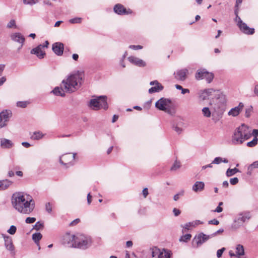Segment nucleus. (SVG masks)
<instances>
[{
    "instance_id": "1",
    "label": "nucleus",
    "mask_w": 258,
    "mask_h": 258,
    "mask_svg": "<svg viewBox=\"0 0 258 258\" xmlns=\"http://www.w3.org/2000/svg\"><path fill=\"white\" fill-rule=\"evenodd\" d=\"M13 207L18 212L28 215L33 212L35 207V201L28 196L25 198L21 192H16L13 194L11 198Z\"/></svg>"
},
{
    "instance_id": "2",
    "label": "nucleus",
    "mask_w": 258,
    "mask_h": 258,
    "mask_svg": "<svg viewBox=\"0 0 258 258\" xmlns=\"http://www.w3.org/2000/svg\"><path fill=\"white\" fill-rule=\"evenodd\" d=\"M13 207L18 212L28 215L33 212L35 207V201L28 196L25 198L21 192H16L13 194L11 198Z\"/></svg>"
},
{
    "instance_id": "3",
    "label": "nucleus",
    "mask_w": 258,
    "mask_h": 258,
    "mask_svg": "<svg viewBox=\"0 0 258 258\" xmlns=\"http://www.w3.org/2000/svg\"><path fill=\"white\" fill-rule=\"evenodd\" d=\"M13 207L18 212L28 215L33 212L35 207V201L28 196L25 198L21 192H16L13 194L11 198Z\"/></svg>"
},
{
    "instance_id": "4",
    "label": "nucleus",
    "mask_w": 258,
    "mask_h": 258,
    "mask_svg": "<svg viewBox=\"0 0 258 258\" xmlns=\"http://www.w3.org/2000/svg\"><path fill=\"white\" fill-rule=\"evenodd\" d=\"M68 243L71 247L86 249L91 246L92 239L89 235L77 233L76 235L69 236Z\"/></svg>"
},
{
    "instance_id": "5",
    "label": "nucleus",
    "mask_w": 258,
    "mask_h": 258,
    "mask_svg": "<svg viewBox=\"0 0 258 258\" xmlns=\"http://www.w3.org/2000/svg\"><path fill=\"white\" fill-rule=\"evenodd\" d=\"M82 80V75L78 72L71 75L66 80H63L62 81V85L66 92H74L81 87Z\"/></svg>"
},
{
    "instance_id": "6",
    "label": "nucleus",
    "mask_w": 258,
    "mask_h": 258,
    "mask_svg": "<svg viewBox=\"0 0 258 258\" xmlns=\"http://www.w3.org/2000/svg\"><path fill=\"white\" fill-rule=\"evenodd\" d=\"M251 137L249 127L243 123L238 127L233 133L231 142L233 144H241Z\"/></svg>"
},
{
    "instance_id": "7",
    "label": "nucleus",
    "mask_w": 258,
    "mask_h": 258,
    "mask_svg": "<svg viewBox=\"0 0 258 258\" xmlns=\"http://www.w3.org/2000/svg\"><path fill=\"white\" fill-rule=\"evenodd\" d=\"M89 106L95 110H98L101 108L106 110L108 108L107 97L106 96H100L97 98L91 99L89 103Z\"/></svg>"
},
{
    "instance_id": "8",
    "label": "nucleus",
    "mask_w": 258,
    "mask_h": 258,
    "mask_svg": "<svg viewBox=\"0 0 258 258\" xmlns=\"http://www.w3.org/2000/svg\"><path fill=\"white\" fill-rule=\"evenodd\" d=\"M251 215L249 212H243L238 214L235 218L231 226L233 229H236L242 226L243 223L249 220Z\"/></svg>"
},
{
    "instance_id": "9",
    "label": "nucleus",
    "mask_w": 258,
    "mask_h": 258,
    "mask_svg": "<svg viewBox=\"0 0 258 258\" xmlns=\"http://www.w3.org/2000/svg\"><path fill=\"white\" fill-rule=\"evenodd\" d=\"M171 101L169 99L161 98L155 103V107L159 110L164 111L169 114H172L170 109Z\"/></svg>"
},
{
    "instance_id": "10",
    "label": "nucleus",
    "mask_w": 258,
    "mask_h": 258,
    "mask_svg": "<svg viewBox=\"0 0 258 258\" xmlns=\"http://www.w3.org/2000/svg\"><path fill=\"white\" fill-rule=\"evenodd\" d=\"M76 153H67L62 155L59 157V163L66 166L67 168L73 166L75 164V157Z\"/></svg>"
},
{
    "instance_id": "11",
    "label": "nucleus",
    "mask_w": 258,
    "mask_h": 258,
    "mask_svg": "<svg viewBox=\"0 0 258 258\" xmlns=\"http://www.w3.org/2000/svg\"><path fill=\"white\" fill-rule=\"evenodd\" d=\"M195 77L197 80L205 79L207 82L210 83L214 78V75L212 73L208 72L206 69H200L196 73Z\"/></svg>"
},
{
    "instance_id": "12",
    "label": "nucleus",
    "mask_w": 258,
    "mask_h": 258,
    "mask_svg": "<svg viewBox=\"0 0 258 258\" xmlns=\"http://www.w3.org/2000/svg\"><path fill=\"white\" fill-rule=\"evenodd\" d=\"M12 115V111L10 110H5L0 113V128L7 126V122Z\"/></svg>"
},
{
    "instance_id": "13",
    "label": "nucleus",
    "mask_w": 258,
    "mask_h": 258,
    "mask_svg": "<svg viewBox=\"0 0 258 258\" xmlns=\"http://www.w3.org/2000/svg\"><path fill=\"white\" fill-rule=\"evenodd\" d=\"M12 115V111L10 110H5L0 113V128L7 126V122Z\"/></svg>"
},
{
    "instance_id": "14",
    "label": "nucleus",
    "mask_w": 258,
    "mask_h": 258,
    "mask_svg": "<svg viewBox=\"0 0 258 258\" xmlns=\"http://www.w3.org/2000/svg\"><path fill=\"white\" fill-rule=\"evenodd\" d=\"M113 11L118 15H127L132 14L133 11L130 9H126L122 4H117L113 7Z\"/></svg>"
},
{
    "instance_id": "15",
    "label": "nucleus",
    "mask_w": 258,
    "mask_h": 258,
    "mask_svg": "<svg viewBox=\"0 0 258 258\" xmlns=\"http://www.w3.org/2000/svg\"><path fill=\"white\" fill-rule=\"evenodd\" d=\"M237 26L240 30L245 34L252 35L255 32L254 28H249L245 23L242 22L240 18H239Z\"/></svg>"
},
{
    "instance_id": "16",
    "label": "nucleus",
    "mask_w": 258,
    "mask_h": 258,
    "mask_svg": "<svg viewBox=\"0 0 258 258\" xmlns=\"http://www.w3.org/2000/svg\"><path fill=\"white\" fill-rule=\"evenodd\" d=\"M211 237L210 235H207L204 234L203 233H201L194 238L192 243L194 244L195 242L198 246L199 245L203 244Z\"/></svg>"
},
{
    "instance_id": "17",
    "label": "nucleus",
    "mask_w": 258,
    "mask_h": 258,
    "mask_svg": "<svg viewBox=\"0 0 258 258\" xmlns=\"http://www.w3.org/2000/svg\"><path fill=\"white\" fill-rule=\"evenodd\" d=\"M127 59L131 63L139 67H144L146 66L145 61L134 56H129Z\"/></svg>"
},
{
    "instance_id": "18",
    "label": "nucleus",
    "mask_w": 258,
    "mask_h": 258,
    "mask_svg": "<svg viewBox=\"0 0 258 258\" xmlns=\"http://www.w3.org/2000/svg\"><path fill=\"white\" fill-rule=\"evenodd\" d=\"M52 49L55 54L61 56L63 52L64 45L61 42H55L52 44Z\"/></svg>"
},
{
    "instance_id": "19",
    "label": "nucleus",
    "mask_w": 258,
    "mask_h": 258,
    "mask_svg": "<svg viewBox=\"0 0 258 258\" xmlns=\"http://www.w3.org/2000/svg\"><path fill=\"white\" fill-rule=\"evenodd\" d=\"M188 71L187 69H183L177 70L174 75L175 78L177 80L183 81L186 79V75L188 74Z\"/></svg>"
},
{
    "instance_id": "20",
    "label": "nucleus",
    "mask_w": 258,
    "mask_h": 258,
    "mask_svg": "<svg viewBox=\"0 0 258 258\" xmlns=\"http://www.w3.org/2000/svg\"><path fill=\"white\" fill-rule=\"evenodd\" d=\"M2 236L4 239L5 246L6 249L10 251H13L15 249V247L13 244L12 238L10 236L4 234H2Z\"/></svg>"
},
{
    "instance_id": "21",
    "label": "nucleus",
    "mask_w": 258,
    "mask_h": 258,
    "mask_svg": "<svg viewBox=\"0 0 258 258\" xmlns=\"http://www.w3.org/2000/svg\"><path fill=\"white\" fill-rule=\"evenodd\" d=\"M229 254L231 256L242 258L241 256L244 255V247L242 245L238 244L236 247V253H234L232 250H230Z\"/></svg>"
},
{
    "instance_id": "22",
    "label": "nucleus",
    "mask_w": 258,
    "mask_h": 258,
    "mask_svg": "<svg viewBox=\"0 0 258 258\" xmlns=\"http://www.w3.org/2000/svg\"><path fill=\"white\" fill-rule=\"evenodd\" d=\"M10 37L13 41L21 44V47H22L25 38L22 34L19 32L14 33L11 34Z\"/></svg>"
},
{
    "instance_id": "23",
    "label": "nucleus",
    "mask_w": 258,
    "mask_h": 258,
    "mask_svg": "<svg viewBox=\"0 0 258 258\" xmlns=\"http://www.w3.org/2000/svg\"><path fill=\"white\" fill-rule=\"evenodd\" d=\"M243 103L240 102L237 106L231 108L228 112V114L232 116H237L243 109Z\"/></svg>"
},
{
    "instance_id": "24",
    "label": "nucleus",
    "mask_w": 258,
    "mask_h": 258,
    "mask_svg": "<svg viewBox=\"0 0 258 258\" xmlns=\"http://www.w3.org/2000/svg\"><path fill=\"white\" fill-rule=\"evenodd\" d=\"M43 46L42 45H39L36 47L32 49L31 50V53L36 54L37 56L39 58H42L45 55L44 51L42 50Z\"/></svg>"
},
{
    "instance_id": "25",
    "label": "nucleus",
    "mask_w": 258,
    "mask_h": 258,
    "mask_svg": "<svg viewBox=\"0 0 258 258\" xmlns=\"http://www.w3.org/2000/svg\"><path fill=\"white\" fill-rule=\"evenodd\" d=\"M202 222L200 220H195L192 222H190L188 223H186L184 225H181V226L182 227V232L185 233L186 232L187 230H188L190 227H195L196 226L200 225L202 224Z\"/></svg>"
},
{
    "instance_id": "26",
    "label": "nucleus",
    "mask_w": 258,
    "mask_h": 258,
    "mask_svg": "<svg viewBox=\"0 0 258 258\" xmlns=\"http://www.w3.org/2000/svg\"><path fill=\"white\" fill-rule=\"evenodd\" d=\"M160 249L157 247L150 248L148 251V258H159Z\"/></svg>"
},
{
    "instance_id": "27",
    "label": "nucleus",
    "mask_w": 258,
    "mask_h": 258,
    "mask_svg": "<svg viewBox=\"0 0 258 258\" xmlns=\"http://www.w3.org/2000/svg\"><path fill=\"white\" fill-rule=\"evenodd\" d=\"M1 146L4 149H10L14 146V143L9 139L2 138L1 139Z\"/></svg>"
},
{
    "instance_id": "28",
    "label": "nucleus",
    "mask_w": 258,
    "mask_h": 258,
    "mask_svg": "<svg viewBox=\"0 0 258 258\" xmlns=\"http://www.w3.org/2000/svg\"><path fill=\"white\" fill-rule=\"evenodd\" d=\"M66 90L64 89L62 84L60 87H56L52 91V92L56 96L64 97L66 95Z\"/></svg>"
},
{
    "instance_id": "29",
    "label": "nucleus",
    "mask_w": 258,
    "mask_h": 258,
    "mask_svg": "<svg viewBox=\"0 0 258 258\" xmlns=\"http://www.w3.org/2000/svg\"><path fill=\"white\" fill-rule=\"evenodd\" d=\"M205 183L202 181H196L193 185L192 189L196 192H201L204 189Z\"/></svg>"
},
{
    "instance_id": "30",
    "label": "nucleus",
    "mask_w": 258,
    "mask_h": 258,
    "mask_svg": "<svg viewBox=\"0 0 258 258\" xmlns=\"http://www.w3.org/2000/svg\"><path fill=\"white\" fill-rule=\"evenodd\" d=\"M13 183V182L5 179L0 180V190H4L8 189Z\"/></svg>"
},
{
    "instance_id": "31",
    "label": "nucleus",
    "mask_w": 258,
    "mask_h": 258,
    "mask_svg": "<svg viewBox=\"0 0 258 258\" xmlns=\"http://www.w3.org/2000/svg\"><path fill=\"white\" fill-rule=\"evenodd\" d=\"M163 89V86L159 82L158 84H156L154 85V86L152 87L151 88H150L148 91L150 94H152L155 92H159L162 91Z\"/></svg>"
},
{
    "instance_id": "32",
    "label": "nucleus",
    "mask_w": 258,
    "mask_h": 258,
    "mask_svg": "<svg viewBox=\"0 0 258 258\" xmlns=\"http://www.w3.org/2000/svg\"><path fill=\"white\" fill-rule=\"evenodd\" d=\"M172 252L167 249H162L160 250L159 258H171Z\"/></svg>"
},
{
    "instance_id": "33",
    "label": "nucleus",
    "mask_w": 258,
    "mask_h": 258,
    "mask_svg": "<svg viewBox=\"0 0 258 258\" xmlns=\"http://www.w3.org/2000/svg\"><path fill=\"white\" fill-rule=\"evenodd\" d=\"M44 135L40 131H36L33 132L30 136V138L33 140H39L42 139Z\"/></svg>"
},
{
    "instance_id": "34",
    "label": "nucleus",
    "mask_w": 258,
    "mask_h": 258,
    "mask_svg": "<svg viewBox=\"0 0 258 258\" xmlns=\"http://www.w3.org/2000/svg\"><path fill=\"white\" fill-rule=\"evenodd\" d=\"M42 234L39 233H33L32 235V239L35 242V243L37 244H39V241L42 238Z\"/></svg>"
},
{
    "instance_id": "35",
    "label": "nucleus",
    "mask_w": 258,
    "mask_h": 258,
    "mask_svg": "<svg viewBox=\"0 0 258 258\" xmlns=\"http://www.w3.org/2000/svg\"><path fill=\"white\" fill-rule=\"evenodd\" d=\"M239 172V170L236 168L233 169L228 168L227 170V176H231Z\"/></svg>"
},
{
    "instance_id": "36",
    "label": "nucleus",
    "mask_w": 258,
    "mask_h": 258,
    "mask_svg": "<svg viewBox=\"0 0 258 258\" xmlns=\"http://www.w3.org/2000/svg\"><path fill=\"white\" fill-rule=\"evenodd\" d=\"M226 163V158H222L220 157H216L212 161V163L219 164L221 163Z\"/></svg>"
},
{
    "instance_id": "37",
    "label": "nucleus",
    "mask_w": 258,
    "mask_h": 258,
    "mask_svg": "<svg viewBox=\"0 0 258 258\" xmlns=\"http://www.w3.org/2000/svg\"><path fill=\"white\" fill-rule=\"evenodd\" d=\"M258 139L256 137H254L253 140L247 143V146L249 147H253L257 144Z\"/></svg>"
},
{
    "instance_id": "38",
    "label": "nucleus",
    "mask_w": 258,
    "mask_h": 258,
    "mask_svg": "<svg viewBox=\"0 0 258 258\" xmlns=\"http://www.w3.org/2000/svg\"><path fill=\"white\" fill-rule=\"evenodd\" d=\"M202 112L204 116L210 117L211 116V111L208 107H204L202 109Z\"/></svg>"
},
{
    "instance_id": "39",
    "label": "nucleus",
    "mask_w": 258,
    "mask_h": 258,
    "mask_svg": "<svg viewBox=\"0 0 258 258\" xmlns=\"http://www.w3.org/2000/svg\"><path fill=\"white\" fill-rule=\"evenodd\" d=\"M191 237V235L190 234H186L182 235L179 239L180 241L187 242Z\"/></svg>"
},
{
    "instance_id": "40",
    "label": "nucleus",
    "mask_w": 258,
    "mask_h": 258,
    "mask_svg": "<svg viewBox=\"0 0 258 258\" xmlns=\"http://www.w3.org/2000/svg\"><path fill=\"white\" fill-rule=\"evenodd\" d=\"M82 18L80 17H76L69 20L71 24H80L82 23Z\"/></svg>"
},
{
    "instance_id": "41",
    "label": "nucleus",
    "mask_w": 258,
    "mask_h": 258,
    "mask_svg": "<svg viewBox=\"0 0 258 258\" xmlns=\"http://www.w3.org/2000/svg\"><path fill=\"white\" fill-rule=\"evenodd\" d=\"M7 27L8 28H17V25L16 24V21L14 19H12L7 24Z\"/></svg>"
},
{
    "instance_id": "42",
    "label": "nucleus",
    "mask_w": 258,
    "mask_h": 258,
    "mask_svg": "<svg viewBox=\"0 0 258 258\" xmlns=\"http://www.w3.org/2000/svg\"><path fill=\"white\" fill-rule=\"evenodd\" d=\"M39 0H23L24 4L33 6L38 2Z\"/></svg>"
},
{
    "instance_id": "43",
    "label": "nucleus",
    "mask_w": 258,
    "mask_h": 258,
    "mask_svg": "<svg viewBox=\"0 0 258 258\" xmlns=\"http://www.w3.org/2000/svg\"><path fill=\"white\" fill-rule=\"evenodd\" d=\"M28 104V102L27 101H18L17 102V106L21 108H25Z\"/></svg>"
},
{
    "instance_id": "44",
    "label": "nucleus",
    "mask_w": 258,
    "mask_h": 258,
    "mask_svg": "<svg viewBox=\"0 0 258 258\" xmlns=\"http://www.w3.org/2000/svg\"><path fill=\"white\" fill-rule=\"evenodd\" d=\"M17 230V227L14 225L11 226L10 228L7 230V232L11 234L14 235Z\"/></svg>"
},
{
    "instance_id": "45",
    "label": "nucleus",
    "mask_w": 258,
    "mask_h": 258,
    "mask_svg": "<svg viewBox=\"0 0 258 258\" xmlns=\"http://www.w3.org/2000/svg\"><path fill=\"white\" fill-rule=\"evenodd\" d=\"M200 99L202 100H205L208 98V96L207 95L206 92L202 91L199 95Z\"/></svg>"
},
{
    "instance_id": "46",
    "label": "nucleus",
    "mask_w": 258,
    "mask_h": 258,
    "mask_svg": "<svg viewBox=\"0 0 258 258\" xmlns=\"http://www.w3.org/2000/svg\"><path fill=\"white\" fill-rule=\"evenodd\" d=\"M43 226V225L42 223H41L40 221H38L35 223V224L33 226V229L39 230L41 228H42Z\"/></svg>"
},
{
    "instance_id": "47",
    "label": "nucleus",
    "mask_w": 258,
    "mask_h": 258,
    "mask_svg": "<svg viewBox=\"0 0 258 258\" xmlns=\"http://www.w3.org/2000/svg\"><path fill=\"white\" fill-rule=\"evenodd\" d=\"M173 128L178 134H181L182 132V128L179 127L178 124L173 125Z\"/></svg>"
},
{
    "instance_id": "48",
    "label": "nucleus",
    "mask_w": 258,
    "mask_h": 258,
    "mask_svg": "<svg viewBox=\"0 0 258 258\" xmlns=\"http://www.w3.org/2000/svg\"><path fill=\"white\" fill-rule=\"evenodd\" d=\"M184 190H181L178 194L175 195L173 197V199L174 201H177L179 199L180 196H182L184 195Z\"/></svg>"
},
{
    "instance_id": "49",
    "label": "nucleus",
    "mask_w": 258,
    "mask_h": 258,
    "mask_svg": "<svg viewBox=\"0 0 258 258\" xmlns=\"http://www.w3.org/2000/svg\"><path fill=\"white\" fill-rule=\"evenodd\" d=\"M252 111V107L250 106L248 108H246L245 110V116L246 117H249L250 115V114Z\"/></svg>"
},
{
    "instance_id": "50",
    "label": "nucleus",
    "mask_w": 258,
    "mask_h": 258,
    "mask_svg": "<svg viewBox=\"0 0 258 258\" xmlns=\"http://www.w3.org/2000/svg\"><path fill=\"white\" fill-rule=\"evenodd\" d=\"M180 163L176 161L171 167V170L175 171L180 167Z\"/></svg>"
},
{
    "instance_id": "51",
    "label": "nucleus",
    "mask_w": 258,
    "mask_h": 258,
    "mask_svg": "<svg viewBox=\"0 0 258 258\" xmlns=\"http://www.w3.org/2000/svg\"><path fill=\"white\" fill-rule=\"evenodd\" d=\"M45 210L49 213L52 212V206L50 203L48 202L45 204Z\"/></svg>"
},
{
    "instance_id": "52",
    "label": "nucleus",
    "mask_w": 258,
    "mask_h": 258,
    "mask_svg": "<svg viewBox=\"0 0 258 258\" xmlns=\"http://www.w3.org/2000/svg\"><path fill=\"white\" fill-rule=\"evenodd\" d=\"M36 220V218L34 217H27L25 220V222L26 223L31 224L35 222Z\"/></svg>"
},
{
    "instance_id": "53",
    "label": "nucleus",
    "mask_w": 258,
    "mask_h": 258,
    "mask_svg": "<svg viewBox=\"0 0 258 258\" xmlns=\"http://www.w3.org/2000/svg\"><path fill=\"white\" fill-rule=\"evenodd\" d=\"M225 248L223 247L221 249H218L217 251V256L218 258H220L222 256L223 252L225 251Z\"/></svg>"
},
{
    "instance_id": "54",
    "label": "nucleus",
    "mask_w": 258,
    "mask_h": 258,
    "mask_svg": "<svg viewBox=\"0 0 258 258\" xmlns=\"http://www.w3.org/2000/svg\"><path fill=\"white\" fill-rule=\"evenodd\" d=\"M129 48L134 50H139L143 48V46L140 45H131L129 46Z\"/></svg>"
},
{
    "instance_id": "55",
    "label": "nucleus",
    "mask_w": 258,
    "mask_h": 258,
    "mask_svg": "<svg viewBox=\"0 0 258 258\" xmlns=\"http://www.w3.org/2000/svg\"><path fill=\"white\" fill-rule=\"evenodd\" d=\"M229 182L232 185H235L238 182V179L237 177H233L230 179Z\"/></svg>"
},
{
    "instance_id": "56",
    "label": "nucleus",
    "mask_w": 258,
    "mask_h": 258,
    "mask_svg": "<svg viewBox=\"0 0 258 258\" xmlns=\"http://www.w3.org/2000/svg\"><path fill=\"white\" fill-rule=\"evenodd\" d=\"M219 221L216 219H213L211 220L208 221L209 224H213V225H217L219 224Z\"/></svg>"
},
{
    "instance_id": "57",
    "label": "nucleus",
    "mask_w": 258,
    "mask_h": 258,
    "mask_svg": "<svg viewBox=\"0 0 258 258\" xmlns=\"http://www.w3.org/2000/svg\"><path fill=\"white\" fill-rule=\"evenodd\" d=\"M254 168L253 166H252V164H250L247 168V174L248 175H250L252 173V171L253 169Z\"/></svg>"
},
{
    "instance_id": "58",
    "label": "nucleus",
    "mask_w": 258,
    "mask_h": 258,
    "mask_svg": "<svg viewBox=\"0 0 258 258\" xmlns=\"http://www.w3.org/2000/svg\"><path fill=\"white\" fill-rule=\"evenodd\" d=\"M142 194L144 198H146L149 194L148 189L147 187H145L143 189Z\"/></svg>"
},
{
    "instance_id": "59",
    "label": "nucleus",
    "mask_w": 258,
    "mask_h": 258,
    "mask_svg": "<svg viewBox=\"0 0 258 258\" xmlns=\"http://www.w3.org/2000/svg\"><path fill=\"white\" fill-rule=\"evenodd\" d=\"M80 221V219L79 218H77V219H76L75 220H73V221H72L70 224V226H75L76 225H77L78 223H79Z\"/></svg>"
},
{
    "instance_id": "60",
    "label": "nucleus",
    "mask_w": 258,
    "mask_h": 258,
    "mask_svg": "<svg viewBox=\"0 0 258 258\" xmlns=\"http://www.w3.org/2000/svg\"><path fill=\"white\" fill-rule=\"evenodd\" d=\"M173 212L175 216H177L180 214V211L176 208L173 209Z\"/></svg>"
},
{
    "instance_id": "61",
    "label": "nucleus",
    "mask_w": 258,
    "mask_h": 258,
    "mask_svg": "<svg viewBox=\"0 0 258 258\" xmlns=\"http://www.w3.org/2000/svg\"><path fill=\"white\" fill-rule=\"evenodd\" d=\"M204 92H206L207 95L208 96V97L211 95L212 93L213 92V90L212 89H205L203 90Z\"/></svg>"
},
{
    "instance_id": "62",
    "label": "nucleus",
    "mask_w": 258,
    "mask_h": 258,
    "mask_svg": "<svg viewBox=\"0 0 258 258\" xmlns=\"http://www.w3.org/2000/svg\"><path fill=\"white\" fill-rule=\"evenodd\" d=\"M223 231H224V230L223 229H220L217 230L216 232H215L213 234H211L210 236L212 237L213 236L216 235L217 234L223 232Z\"/></svg>"
},
{
    "instance_id": "63",
    "label": "nucleus",
    "mask_w": 258,
    "mask_h": 258,
    "mask_svg": "<svg viewBox=\"0 0 258 258\" xmlns=\"http://www.w3.org/2000/svg\"><path fill=\"white\" fill-rule=\"evenodd\" d=\"M252 135L254 136V137L257 138V137H258V130H257V129L253 130L252 132L251 133V136Z\"/></svg>"
},
{
    "instance_id": "64",
    "label": "nucleus",
    "mask_w": 258,
    "mask_h": 258,
    "mask_svg": "<svg viewBox=\"0 0 258 258\" xmlns=\"http://www.w3.org/2000/svg\"><path fill=\"white\" fill-rule=\"evenodd\" d=\"M6 81L5 77H2L0 78V86H1Z\"/></svg>"
}]
</instances>
